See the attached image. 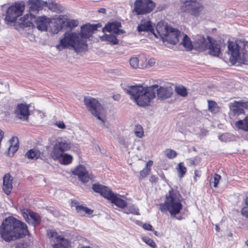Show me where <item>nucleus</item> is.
Wrapping results in <instances>:
<instances>
[{
    "label": "nucleus",
    "mask_w": 248,
    "mask_h": 248,
    "mask_svg": "<svg viewBox=\"0 0 248 248\" xmlns=\"http://www.w3.org/2000/svg\"><path fill=\"white\" fill-rule=\"evenodd\" d=\"M100 38L102 41H108V35L107 34H105L103 36H101Z\"/></svg>",
    "instance_id": "nucleus-54"
},
{
    "label": "nucleus",
    "mask_w": 248,
    "mask_h": 248,
    "mask_svg": "<svg viewBox=\"0 0 248 248\" xmlns=\"http://www.w3.org/2000/svg\"><path fill=\"white\" fill-rule=\"evenodd\" d=\"M130 213H132V214H135V215H139V214H139V212H138V211H135V209H134V211H132V210H131V211L130 212Z\"/></svg>",
    "instance_id": "nucleus-57"
},
{
    "label": "nucleus",
    "mask_w": 248,
    "mask_h": 248,
    "mask_svg": "<svg viewBox=\"0 0 248 248\" xmlns=\"http://www.w3.org/2000/svg\"><path fill=\"white\" fill-rule=\"evenodd\" d=\"M78 25V22L77 21L72 20L66 22V26L70 28H73Z\"/></svg>",
    "instance_id": "nucleus-46"
},
{
    "label": "nucleus",
    "mask_w": 248,
    "mask_h": 248,
    "mask_svg": "<svg viewBox=\"0 0 248 248\" xmlns=\"http://www.w3.org/2000/svg\"><path fill=\"white\" fill-rule=\"evenodd\" d=\"M172 94V89L170 87H160L157 90V95L159 98H168Z\"/></svg>",
    "instance_id": "nucleus-29"
},
{
    "label": "nucleus",
    "mask_w": 248,
    "mask_h": 248,
    "mask_svg": "<svg viewBox=\"0 0 248 248\" xmlns=\"http://www.w3.org/2000/svg\"><path fill=\"white\" fill-rule=\"evenodd\" d=\"M100 24L92 25L86 24L81 28L80 33L71 32H65L56 48L61 50L69 47H72L77 53L84 52L87 50V39L89 38L93 32L100 27Z\"/></svg>",
    "instance_id": "nucleus-1"
},
{
    "label": "nucleus",
    "mask_w": 248,
    "mask_h": 248,
    "mask_svg": "<svg viewBox=\"0 0 248 248\" xmlns=\"http://www.w3.org/2000/svg\"><path fill=\"white\" fill-rule=\"evenodd\" d=\"M121 23L118 21L109 22V33H113L115 35H121L125 33L124 30L121 29Z\"/></svg>",
    "instance_id": "nucleus-25"
},
{
    "label": "nucleus",
    "mask_w": 248,
    "mask_h": 248,
    "mask_svg": "<svg viewBox=\"0 0 248 248\" xmlns=\"http://www.w3.org/2000/svg\"><path fill=\"white\" fill-rule=\"evenodd\" d=\"M153 164V161L152 160H149L146 163V167L145 168H150Z\"/></svg>",
    "instance_id": "nucleus-53"
},
{
    "label": "nucleus",
    "mask_w": 248,
    "mask_h": 248,
    "mask_svg": "<svg viewBox=\"0 0 248 248\" xmlns=\"http://www.w3.org/2000/svg\"><path fill=\"white\" fill-rule=\"evenodd\" d=\"M156 233H157V232H156V231H155V232H154V233H155V234H156Z\"/></svg>",
    "instance_id": "nucleus-63"
},
{
    "label": "nucleus",
    "mask_w": 248,
    "mask_h": 248,
    "mask_svg": "<svg viewBox=\"0 0 248 248\" xmlns=\"http://www.w3.org/2000/svg\"><path fill=\"white\" fill-rule=\"evenodd\" d=\"M119 41L117 39L115 34L114 35L112 33L109 34V44L111 45H117L118 44Z\"/></svg>",
    "instance_id": "nucleus-45"
},
{
    "label": "nucleus",
    "mask_w": 248,
    "mask_h": 248,
    "mask_svg": "<svg viewBox=\"0 0 248 248\" xmlns=\"http://www.w3.org/2000/svg\"><path fill=\"white\" fill-rule=\"evenodd\" d=\"M150 171V168H143L142 170H141L140 171V180H141L144 178L146 177L149 174Z\"/></svg>",
    "instance_id": "nucleus-43"
},
{
    "label": "nucleus",
    "mask_w": 248,
    "mask_h": 248,
    "mask_svg": "<svg viewBox=\"0 0 248 248\" xmlns=\"http://www.w3.org/2000/svg\"><path fill=\"white\" fill-rule=\"evenodd\" d=\"M57 125L60 128L64 129L65 128V124L63 122H60L57 124Z\"/></svg>",
    "instance_id": "nucleus-52"
},
{
    "label": "nucleus",
    "mask_w": 248,
    "mask_h": 248,
    "mask_svg": "<svg viewBox=\"0 0 248 248\" xmlns=\"http://www.w3.org/2000/svg\"><path fill=\"white\" fill-rule=\"evenodd\" d=\"M200 172H201V171L198 170H195L194 177V181H195V182L197 181V177H201Z\"/></svg>",
    "instance_id": "nucleus-51"
},
{
    "label": "nucleus",
    "mask_w": 248,
    "mask_h": 248,
    "mask_svg": "<svg viewBox=\"0 0 248 248\" xmlns=\"http://www.w3.org/2000/svg\"><path fill=\"white\" fill-rule=\"evenodd\" d=\"M208 110L213 113H216L219 111V107L214 101L208 100Z\"/></svg>",
    "instance_id": "nucleus-35"
},
{
    "label": "nucleus",
    "mask_w": 248,
    "mask_h": 248,
    "mask_svg": "<svg viewBox=\"0 0 248 248\" xmlns=\"http://www.w3.org/2000/svg\"><path fill=\"white\" fill-rule=\"evenodd\" d=\"M207 39L208 41L207 50H208L209 54L215 57H219L221 53L220 44L212 37L207 36Z\"/></svg>",
    "instance_id": "nucleus-13"
},
{
    "label": "nucleus",
    "mask_w": 248,
    "mask_h": 248,
    "mask_svg": "<svg viewBox=\"0 0 248 248\" xmlns=\"http://www.w3.org/2000/svg\"><path fill=\"white\" fill-rule=\"evenodd\" d=\"M41 154L37 148H33L26 152L25 156L29 159H38L41 157Z\"/></svg>",
    "instance_id": "nucleus-31"
},
{
    "label": "nucleus",
    "mask_w": 248,
    "mask_h": 248,
    "mask_svg": "<svg viewBox=\"0 0 248 248\" xmlns=\"http://www.w3.org/2000/svg\"><path fill=\"white\" fill-rule=\"evenodd\" d=\"M70 144L66 140L59 139L57 140L51 153V156L54 160L59 159L64 152L70 148Z\"/></svg>",
    "instance_id": "nucleus-12"
},
{
    "label": "nucleus",
    "mask_w": 248,
    "mask_h": 248,
    "mask_svg": "<svg viewBox=\"0 0 248 248\" xmlns=\"http://www.w3.org/2000/svg\"><path fill=\"white\" fill-rule=\"evenodd\" d=\"M73 173L77 175L79 180L83 183H87L93 178L92 174L89 173L85 167L82 165L78 166L73 171Z\"/></svg>",
    "instance_id": "nucleus-14"
},
{
    "label": "nucleus",
    "mask_w": 248,
    "mask_h": 248,
    "mask_svg": "<svg viewBox=\"0 0 248 248\" xmlns=\"http://www.w3.org/2000/svg\"><path fill=\"white\" fill-rule=\"evenodd\" d=\"M84 103L89 111L100 120L102 124L106 121L105 111L103 106L96 99L91 97H85Z\"/></svg>",
    "instance_id": "nucleus-6"
},
{
    "label": "nucleus",
    "mask_w": 248,
    "mask_h": 248,
    "mask_svg": "<svg viewBox=\"0 0 248 248\" xmlns=\"http://www.w3.org/2000/svg\"><path fill=\"white\" fill-rule=\"evenodd\" d=\"M166 156L169 159H173L175 158L177 155V153L173 150L171 149H167L164 151Z\"/></svg>",
    "instance_id": "nucleus-40"
},
{
    "label": "nucleus",
    "mask_w": 248,
    "mask_h": 248,
    "mask_svg": "<svg viewBox=\"0 0 248 248\" xmlns=\"http://www.w3.org/2000/svg\"><path fill=\"white\" fill-rule=\"evenodd\" d=\"M28 233L27 225L12 216L5 218L0 226V239L6 242L14 241Z\"/></svg>",
    "instance_id": "nucleus-2"
},
{
    "label": "nucleus",
    "mask_w": 248,
    "mask_h": 248,
    "mask_svg": "<svg viewBox=\"0 0 248 248\" xmlns=\"http://www.w3.org/2000/svg\"><path fill=\"white\" fill-rule=\"evenodd\" d=\"M76 210L77 212L81 216H85L86 215H91L93 211L82 205H78L76 206Z\"/></svg>",
    "instance_id": "nucleus-34"
},
{
    "label": "nucleus",
    "mask_w": 248,
    "mask_h": 248,
    "mask_svg": "<svg viewBox=\"0 0 248 248\" xmlns=\"http://www.w3.org/2000/svg\"><path fill=\"white\" fill-rule=\"evenodd\" d=\"M122 196L114 193L109 190V201L118 208L124 209L127 206V202L122 198Z\"/></svg>",
    "instance_id": "nucleus-18"
},
{
    "label": "nucleus",
    "mask_w": 248,
    "mask_h": 248,
    "mask_svg": "<svg viewBox=\"0 0 248 248\" xmlns=\"http://www.w3.org/2000/svg\"><path fill=\"white\" fill-rule=\"evenodd\" d=\"M246 102L242 101H234L231 103L230 108L233 116H239L245 113V110L242 108L246 107Z\"/></svg>",
    "instance_id": "nucleus-17"
},
{
    "label": "nucleus",
    "mask_w": 248,
    "mask_h": 248,
    "mask_svg": "<svg viewBox=\"0 0 248 248\" xmlns=\"http://www.w3.org/2000/svg\"><path fill=\"white\" fill-rule=\"evenodd\" d=\"M25 6L23 1H18L12 5L7 9L5 20L8 22H15L22 15Z\"/></svg>",
    "instance_id": "nucleus-10"
},
{
    "label": "nucleus",
    "mask_w": 248,
    "mask_h": 248,
    "mask_svg": "<svg viewBox=\"0 0 248 248\" xmlns=\"http://www.w3.org/2000/svg\"><path fill=\"white\" fill-rule=\"evenodd\" d=\"M92 189L95 192L99 193L102 196L108 200V189L106 186L95 183L92 185Z\"/></svg>",
    "instance_id": "nucleus-23"
},
{
    "label": "nucleus",
    "mask_w": 248,
    "mask_h": 248,
    "mask_svg": "<svg viewBox=\"0 0 248 248\" xmlns=\"http://www.w3.org/2000/svg\"><path fill=\"white\" fill-rule=\"evenodd\" d=\"M176 93L182 97H186L187 95V92L186 88L183 86H178L175 87Z\"/></svg>",
    "instance_id": "nucleus-39"
},
{
    "label": "nucleus",
    "mask_w": 248,
    "mask_h": 248,
    "mask_svg": "<svg viewBox=\"0 0 248 248\" xmlns=\"http://www.w3.org/2000/svg\"><path fill=\"white\" fill-rule=\"evenodd\" d=\"M135 134L137 137L140 138L143 137L144 135V132L143 128L140 125L138 124L135 126Z\"/></svg>",
    "instance_id": "nucleus-42"
},
{
    "label": "nucleus",
    "mask_w": 248,
    "mask_h": 248,
    "mask_svg": "<svg viewBox=\"0 0 248 248\" xmlns=\"http://www.w3.org/2000/svg\"><path fill=\"white\" fill-rule=\"evenodd\" d=\"M208 41L206 42L205 38L203 36H199L193 42L194 49L199 51H203L207 50Z\"/></svg>",
    "instance_id": "nucleus-22"
},
{
    "label": "nucleus",
    "mask_w": 248,
    "mask_h": 248,
    "mask_svg": "<svg viewBox=\"0 0 248 248\" xmlns=\"http://www.w3.org/2000/svg\"><path fill=\"white\" fill-rule=\"evenodd\" d=\"M28 2L31 5L29 14H33V13H36L44 7L48 6L47 2L42 0H29Z\"/></svg>",
    "instance_id": "nucleus-19"
},
{
    "label": "nucleus",
    "mask_w": 248,
    "mask_h": 248,
    "mask_svg": "<svg viewBox=\"0 0 248 248\" xmlns=\"http://www.w3.org/2000/svg\"><path fill=\"white\" fill-rule=\"evenodd\" d=\"M182 208L181 196L177 190L173 189H171L166 194L164 202L159 204L160 211L162 212L168 211L171 217L179 214Z\"/></svg>",
    "instance_id": "nucleus-4"
},
{
    "label": "nucleus",
    "mask_w": 248,
    "mask_h": 248,
    "mask_svg": "<svg viewBox=\"0 0 248 248\" xmlns=\"http://www.w3.org/2000/svg\"><path fill=\"white\" fill-rule=\"evenodd\" d=\"M147 61L145 57H142L139 59L136 57L131 58L129 61L130 65L134 68L143 69L147 67L146 63H142L143 62Z\"/></svg>",
    "instance_id": "nucleus-24"
},
{
    "label": "nucleus",
    "mask_w": 248,
    "mask_h": 248,
    "mask_svg": "<svg viewBox=\"0 0 248 248\" xmlns=\"http://www.w3.org/2000/svg\"><path fill=\"white\" fill-rule=\"evenodd\" d=\"M160 177L164 180L166 179V177L163 173L160 175Z\"/></svg>",
    "instance_id": "nucleus-59"
},
{
    "label": "nucleus",
    "mask_w": 248,
    "mask_h": 248,
    "mask_svg": "<svg viewBox=\"0 0 248 248\" xmlns=\"http://www.w3.org/2000/svg\"><path fill=\"white\" fill-rule=\"evenodd\" d=\"M142 240L148 245L150 246L151 248H156V245L152 239H151L148 237L144 236L142 237Z\"/></svg>",
    "instance_id": "nucleus-41"
},
{
    "label": "nucleus",
    "mask_w": 248,
    "mask_h": 248,
    "mask_svg": "<svg viewBox=\"0 0 248 248\" xmlns=\"http://www.w3.org/2000/svg\"><path fill=\"white\" fill-rule=\"evenodd\" d=\"M47 235L50 239L52 248H68L70 242L65 239L58 234L55 230H48Z\"/></svg>",
    "instance_id": "nucleus-11"
},
{
    "label": "nucleus",
    "mask_w": 248,
    "mask_h": 248,
    "mask_svg": "<svg viewBox=\"0 0 248 248\" xmlns=\"http://www.w3.org/2000/svg\"><path fill=\"white\" fill-rule=\"evenodd\" d=\"M13 178L9 173L5 174L3 177L2 190L7 195H9L13 189Z\"/></svg>",
    "instance_id": "nucleus-21"
},
{
    "label": "nucleus",
    "mask_w": 248,
    "mask_h": 248,
    "mask_svg": "<svg viewBox=\"0 0 248 248\" xmlns=\"http://www.w3.org/2000/svg\"><path fill=\"white\" fill-rule=\"evenodd\" d=\"M106 11V10L105 8H101L98 10L99 13H105Z\"/></svg>",
    "instance_id": "nucleus-58"
},
{
    "label": "nucleus",
    "mask_w": 248,
    "mask_h": 248,
    "mask_svg": "<svg viewBox=\"0 0 248 248\" xmlns=\"http://www.w3.org/2000/svg\"><path fill=\"white\" fill-rule=\"evenodd\" d=\"M30 242L29 240H21L17 242L16 244V248H29Z\"/></svg>",
    "instance_id": "nucleus-37"
},
{
    "label": "nucleus",
    "mask_w": 248,
    "mask_h": 248,
    "mask_svg": "<svg viewBox=\"0 0 248 248\" xmlns=\"http://www.w3.org/2000/svg\"><path fill=\"white\" fill-rule=\"evenodd\" d=\"M23 216L26 221L33 226L39 225L41 223L40 216L33 212L28 211L27 213H23Z\"/></svg>",
    "instance_id": "nucleus-20"
},
{
    "label": "nucleus",
    "mask_w": 248,
    "mask_h": 248,
    "mask_svg": "<svg viewBox=\"0 0 248 248\" xmlns=\"http://www.w3.org/2000/svg\"><path fill=\"white\" fill-rule=\"evenodd\" d=\"M103 32H108V23L106 24L104 28L102 29Z\"/></svg>",
    "instance_id": "nucleus-55"
},
{
    "label": "nucleus",
    "mask_w": 248,
    "mask_h": 248,
    "mask_svg": "<svg viewBox=\"0 0 248 248\" xmlns=\"http://www.w3.org/2000/svg\"><path fill=\"white\" fill-rule=\"evenodd\" d=\"M216 228H217V229H217V230H218V228L217 226V227H216Z\"/></svg>",
    "instance_id": "nucleus-64"
},
{
    "label": "nucleus",
    "mask_w": 248,
    "mask_h": 248,
    "mask_svg": "<svg viewBox=\"0 0 248 248\" xmlns=\"http://www.w3.org/2000/svg\"><path fill=\"white\" fill-rule=\"evenodd\" d=\"M245 202L246 204L248 205V197L246 199Z\"/></svg>",
    "instance_id": "nucleus-61"
},
{
    "label": "nucleus",
    "mask_w": 248,
    "mask_h": 248,
    "mask_svg": "<svg viewBox=\"0 0 248 248\" xmlns=\"http://www.w3.org/2000/svg\"><path fill=\"white\" fill-rule=\"evenodd\" d=\"M181 44L187 51H191L194 49L193 43L186 34L184 35Z\"/></svg>",
    "instance_id": "nucleus-33"
},
{
    "label": "nucleus",
    "mask_w": 248,
    "mask_h": 248,
    "mask_svg": "<svg viewBox=\"0 0 248 248\" xmlns=\"http://www.w3.org/2000/svg\"><path fill=\"white\" fill-rule=\"evenodd\" d=\"M29 109V106L22 103L18 104L14 111L16 117L23 121L27 120L30 115Z\"/></svg>",
    "instance_id": "nucleus-15"
},
{
    "label": "nucleus",
    "mask_w": 248,
    "mask_h": 248,
    "mask_svg": "<svg viewBox=\"0 0 248 248\" xmlns=\"http://www.w3.org/2000/svg\"><path fill=\"white\" fill-rule=\"evenodd\" d=\"M170 28V27L165 25L162 23H158L156 26V30L157 33V34H156L157 38L159 37L163 41Z\"/></svg>",
    "instance_id": "nucleus-27"
},
{
    "label": "nucleus",
    "mask_w": 248,
    "mask_h": 248,
    "mask_svg": "<svg viewBox=\"0 0 248 248\" xmlns=\"http://www.w3.org/2000/svg\"><path fill=\"white\" fill-rule=\"evenodd\" d=\"M112 98L115 100H119L121 98V95L119 94H115L112 96Z\"/></svg>",
    "instance_id": "nucleus-56"
},
{
    "label": "nucleus",
    "mask_w": 248,
    "mask_h": 248,
    "mask_svg": "<svg viewBox=\"0 0 248 248\" xmlns=\"http://www.w3.org/2000/svg\"><path fill=\"white\" fill-rule=\"evenodd\" d=\"M143 62H144L143 63L147 64V67L148 66H149V67H151L155 64V60L154 58H151L148 60V63L146 62V61Z\"/></svg>",
    "instance_id": "nucleus-48"
},
{
    "label": "nucleus",
    "mask_w": 248,
    "mask_h": 248,
    "mask_svg": "<svg viewBox=\"0 0 248 248\" xmlns=\"http://www.w3.org/2000/svg\"><path fill=\"white\" fill-rule=\"evenodd\" d=\"M156 4L152 0H135L133 13L136 15H146L155 9Z\"/></svg>",
    "instance_id": "nucleus-9"
},
{
    "label": "nucleus",
    "mask_w": 248,
    "mask_h": 248,
    "mask_svg": "<svg viewBox=\"0 0 248 248\" xmlns=\"http://www.w3.org/2000/svg\"><path fill=\"white\" fill-rule=\"evenodd\" d=\"M137 30L139 32L147 31L153 33L156 37H157L156 33L154 32V29L150 21L144 22L138 26Z\"/></svg>",
    "instance_id": "nucleus-28"
},
{
    "label": "nucleus",
    "mask_w": 248,
    "mask_h": 248,
    "mask_svg": "<svg viewBox=\"0 0 248 248\" xmlns=\"http://www.w3.org/2000/svg\"><path fill=\"white\" fill-rule=\"evenodd\" d=\"M9 147L8 148V155L9 156H13L14 153L18 149V140L17 137H13L9 141Z\"/></svg>",
    "instance_id": "nucleus-26"
},
{
    "label": "nucleus",
    "mask_w": 248,
    "mask_h": 248,
    "mask_svg": "<svg viewBox=\"0 0 248 248\" xmlns=\"http://www.w3.org/2000/svg\"><path fill=\"white\" fill-rule=\"evenodd\" d=\"M180 3V12L189 14L194 17L200 16L204 9L203 5L198 0H181Z\"/></svg>",
    "instance_id": "nucleus-8"
},
{
    "label": "nucleus",
    "mask_w": 248,
    "mask_h": 248,
    "mask_svg": "<svg viewBox=\"0 0 248 248\" xmlns=\"http://www.w3.org/2000/svg\"><path fill=\"white\" fill-rule=\"evenodd\" d=\"M242 45L245 46V43L241 40H237L235 42H228V48L229 53L230 54V60L232 64H235L239 60L243 63L247 62V58H248L247 52H243V59L240 58V51Z\"/></svg>",
    "instance_id": "nucleus-7"
},
{
    "label": "nucleus",
    "mask_w": 248,
    "mask_h": 248,
    "mask_svg": "<svg viewBox=\"0 0 248 248\" xmlns=\"http://www.w3.org/2000/svg\"><path fill=\"white\" fill-rule=\"evenodd\" d=\"M142 228L147 231H153V226L150 224L145 223L143 224Z\"/></svg>",
    "instance_id": "nucleus-49"
},
{
    "label": "nucleus",
    "mask_w": 248,
    "mask_h": 248,
    "mask_svg": "<svg viewBox=\"0 0 248 248\" xmlns=\"http://www.w3.org/2000/svg\"><path fill=\"white\" fill-rule=\"evenodd\" d=\"M177 169L179 177L181 178L183 177L187 170L186 168L184 166V163L183 162L179 163Z\"/></svg>",
    "instance_id": "nucleus-36"
},
{
    "label": "nucleus",
    "mask_w": 248,
    "mask_h": 248,
    "mask_svg": "<svg viewBox=\"0 0 248 248\" xmlns=\"http://www.w3.org/2000/svg\"><path fill=\"white\" fill-rule=\"evenodd\" d=\"M64 22L61 19H57L54 20L53 22H51L50 25V30L54 34L58 33L62 29V24Z\"/></svg>",
    "instance_id": "nucleus-30"
},
{
    "label": "nucleus",
    "mask_w": 248,
    "mask_h": 248,
    "mask_svg": "<svg viewBox=\"0 0 248 248\" xmlns=\"http://www.w3.org/2000/svg\"><path fill=\"white\" fill-rule=\"evenodd\" d=\"M241 214L243 217L248 218V206H244L242 208Z\"/></svg>",
    "instance_id": "nucleus-47"
},
{
    "label": "nucleus",
    "mask_w": 248,
    "mask_h": 248,
    "mask_svg": "<svg viewBox=\"0 0 248 248\" xmlns=\"http://www.w3.org/2000/svg\"><path fill=\"white\" fill-rule=\"evenodd\" d=\"M72 206H75V207L76 208V206H77L78 205H77V202H72Z\"/></svg>",
    "instance_id": "nucleus-60"
},
{
    "label": "nucleus",
    "mask_w": 248,
    "mask_h": 248,
    "mask_svg": "<svg viewBox=\"0 0 248 248\" xmlns=\"http://www.w3.org/2000/svg\"><path fill=\"white\" fill-rule=\"evenodd\" d=\"M246 245L248 246V240H247L246 242Z\"/></svg>",
    "instance_id": "nucleus-62"
},
{
    "label": "nucleus",
    "mask_w": 248,
    "mask_h": 248,
    "mask_svg": "<svg viewBox=\"0 0 248 248\" xmlns=\"http://www.w3.org/2000/svg\"><path fill=\"white\" fill-rule=\"evenodd\" d=\"M150 182L152 183H156L158 181V178L157 176L154 175H152L149 179Z\"/></svg>",
    "instance_id": "nucleus-50"
},
{
    "label": "nucleus",
    "mask_w": 248,
    "mask_h": 248,
    "mask_svg": "<svg viewBox=\"0 0 248 248\" xmlns=\"http://www.w3.org/2000/svg\"><path fill=\"white\" fill-rule=\"evenodd\" d=\"M127 93L130 95L131 98L139 106H148L150 102L155 97V93L150 87H143L140 85L130 86Z\"/></svg>",
    "instance_id": "nucleus-3"
},
{
    "label": "nucleus",
    "mask_w": 248,
    "mask_h": 248,
    "mask_svg": "<svg viewBox=\"0 0 248 248\" xmlns=\"http://www.w3.org/2000/svg\"><path fill=\"white\" fill-rule=\"evenodd\" d=\"M180 35L181 32L179 31L170 28L163 41H167L170 44L175 45L179 42Z\"/></svg>",
    "instance_id": "nucleus-16"
},
{
    "label": "nucleus",
    "mask_w": 248,
    "mask_h": 248,
    "mask_svg": "<svg viewBox=\"0 0 248 248\" xmlns=\"http://www.w3.org/2000/svg\"><path fill=\"white\" fill-rule=\"evenodd\" d=\"M20 23L23 28L36 26L37 29L41 31H46L47 29L49 19L45 16L36 17L32 13L26 14L20 19Z\"/></svg>",
    "instance_id": "nucleus-5"
},
{
    "label": "nucleus",
    "mask_w": 248,
    "mask_h": 248,
    "mask_svg": "<svg viewBox=\"0 0 248 248\" xmlns=\"http://www.w3.org/2000/svg\"><path fill=\"white\" fill-rule=\"evenodd\" d=\"M221 177L220 175L215 173L213 178H211L210 180V185L211 186V184L213 183V187L216 188L217 187Z\"/></svg>",
    "instance_id": "nucleus-38"
},
{
    "label": "nucleus",
    "mask_w": 248,
    "mask_h": 248,
    "mask_svg": "<svg viewBox=\"0 0 248 248\" xmlns=\"http://www.w3.org/2000/svg\"><path fill=\"white\" fill-rule=\"evenodd\" d=\"M61 157H62V163L65 165L70 164L72 160V156L66 154L62 155Z\"/></svg>",
    "instance_id": "nucleus-44"
},
{
    "label": "nucleus",
    "mask_w": 248,
    "mask_h": 248,
    "mask_svg": "<svg viewBox=\"0 0 248 248\" xmlns=\"http://www.w3.org/2000/svg\"><path fill=\"white\" fill-rule=\"evenodd\" d=\"M235 126L238 129L248 132V115L246 116L243 120L235 122Z\"/></svg>",
    "instance_id": "nucleus-32"
}]
</instances>
